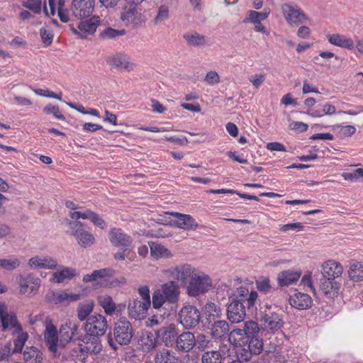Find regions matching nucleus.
<instances>
[{
  "mask_svg": "<svg viewBox=\"0 0 363 363\" xmlns=\"http://www.w3.org/2000/svg\"><path fill=\"white\" fill-rule=\"evenodd\" d=\"M108 328L106 318L101 314H94L89 316L83 325L85 335L79 340L84 345L81 347L83 352L99 354L102 350V345L99 339L103 336Z\"/></svg>",
  "mask_w": 363,
  "mask_h": 363,
  "instance_id": "1",
  "label": "nucleus"
},
{
  "mask_svg": "<svg viewBox=\"0 0 363 363\" xmlns=\"http://www.w3.org/2000/svg\"><path fill=\"white\" fill-rule=\"evenodd\" d=\"M320 272L323 276L320 282V290L329 296L337 294L341 285L338 279L343 273L342 264L332 259L325 260L320 265Z\"/></svg>",
  "mask_w": 363,
  "mask_h": 363,
  "instance_id": "2",
  "label": "nucleus"
},
{
  "mask_svg": "<svg viewBox=\"0 0 363 363\" xmlns=\"http://www.w3.org/2000/svg\"><path fill=\"white\" fill-rule=\"evenodd\" d=\"M21 4L37 14L43 10L46 16H54L57 13L61 21L67 23L69 20L65 0H22Z\"/></svg>",
  "mask_w": 363,
  "mask_h": 363,
  "instance_id": "3",
  "label": "nucleus"
},
{
  "mask_svg": "<svg viewBox=\"0 0 363 363\" xmlns=\"http://www.w3.org/2000/svg\"><path fill=\"white\" fill-rule=\"evenodd\" d=\"M134 331L132 324L125 318H120L114 325L113 335H108V342L115 350L118 349V345H128L133 337Z\"/></svg>",
  "mask_w": 363,
  "mask_h": 363,
  "instance_id": "4",
  "label": "nucleus"
},
{
  "mask_svg": "<svg viewBox=\"0 0 363 363\" xmlns=\"http://www.w3.org/2000/svg\"><path fill=\"white\" fill-rule=\"evenodd\" d=\"M179 286L174 281H169L160 286L152 295V306L155 308H161L165 303H175L179 297Z\"/></svg>",
  "mask_w": 363,
  "mask_h": 363,
  "instance_id": "5",
  "label": "nucleus"
},
{
  "mask_svg": "<svg viewBox=\"0 0 363 363\" xmlns=\"http://www.w3.org/2000/svg\"><path fill=\"white\" fill-rule=\"evenodd\" d=\"M282 15L286 23L291 26H297L300 24L311 26L313 21L297 5L291 3H284L281 6Z\"/></svg>",
  "mask_w": 363,
  "mask_h": 363,
  "instance_id": "6",
  "label": "nucleus"
},
{
  "mask_svg": "<svg viewBox=\"0 0 363 363\" xmlns=\"http://www.w3.org/2000/svg\"><path fill=\"white\" fill-rule=\"evenodd\" d=\"M211 286L210 277L198 269L186 285V294L189 296L196 297L206 293Z\"/></svg>",
  "mask_w": 363,
  "mask_h": 363,
  "instance_id": "7",
  "label": "nucleus"
},
{
  "mask_svg": "<svg viewBox=\"0 0 363 363\" xmlns=\"http://www.w3.org/2000/svg\"><path fill=\"white\" fill-rule=\"evenodd\" d=\"M69 228V233L73 236L77 243L83 248L94 245L96 242L95 236L84 228V224L80 221H67Z\"/></svg>",
  "mask_w": 363,
  "mask_h": 363,
  "instance_id": "8",
  "label": "nucleus"
},
{
  "mask_svg": "<svg viewBox=\"0 0 363 363\" xmlns=\"http://www.w3.org/2000/svg\"><path fill=\"white\" fill-rule=\"evenodd\" d=\"M198 269L189 264H182L171 267L163 271L166 277L180 281L182 284L188 283Z\"/></svg>",
  "mask_w": 363,
  "mask_h": 363,
  "instance_id": "9",
  "label": "nucleus"
},
{
  "mask_svg": "<svg viewBox=\"0 0 363 363\" xmlns=\"http://www.w3.org/2000/svg\"><path fill=\"white\" fill-rule=\"evenodd\" d=\"M108 239L111 244L115 247L124 250H130L133 247V238L121 228H111L108 233Z\"/></svg>",
  "mask_w": 363,
  "mask_h": 363,
  "instance_id": "10",
  "label": "nucleus"
},
{
  "mask_svg": "<svg viewBox=\"0 0 363 363\" xmlns=\"http://www.w3.org/2000/svg\"><path fill=\"white\" fill-rule=\"evenodd\" d=\"M201 314L199 311L194 306L186 305L182 308L179 313V323L185 328H193L200 321Z\"/></svg>",
  "mask_w": 363,
  "mask_h": 363,
  "instance_id": "11",
  "label": "nucleus"
},
{
  "mask_svg": "<svg viewBox=\"0 0 363 363\" xmlns=\"http://www.w3.org/2000/svg\"><path fill=\"white\" fill-rule=\"evenodd\" d=\"M43 325L45 327L43 335L45 344L52 352L56 353L58 345H60L57 328L49 317L45 318Z\"/></svg>",
  "mask_w": 363,
  "mask_h": 363,
  "instance_id": "12",
  "label": "nucleus"
},
{
  "mask_svg": "<svg viewBox=\"0 0 363 363\" xmlns=\"http://www.w3.org/2000/svg\"><path fill=\"white\" fill-rule=\"evenodd\" d=\"M19 291L22 294H35L40 286V279L33 274L20 275L18 278Z\"/></svg>",
  "mask_w": 363,
  "mask_h": 363,
  "instance_id": "13",
  "label": "nucleus"
},
{
  "mask_svg": "<svg viewBox=\"0 0 363 363\" xmlns=\"http://www.w3.org/2000/svg\"><path fill=\"white\" fill-rule=\"evenodd\" d=\"M95 4L96 0H72V14L77 18H86L93 13Z\"/></svg>",
  "mask_w": 363,
  "mask_h": 363,
  "instance_id": "14",
  "label": "nucleus"
},
{
  "mask_svg": "<svg viewBox=\"0 0 363 363\" xmlns=\"http://www.w3.org/2000/svg\"><path fill=\"white\" fill-rule=\"evenodd\" d=\"M100 23L99 16H94L89 19L80 21L78 29L73 28L72 30L74 33L79 35L82 38H85L89 35H93Z\"/></svg>",
  "mask_w": 363,
  "mask_h": 363,
  "instance_id": "15",
  "label": "nucleus"
},
{
  "mask_svg": "<svg viewBox=\"0 0 363 363\" xmlns=\"http://www.w3.org/2000/svg\"><path fill=\"white\" fill-rule=\"evenodd\" d=\"M150 307V304L147 301L143 302L137 298L130 300L128 305V315L135 320H143L146 318Z\"/></svg>",
  "mask_w": 363,
  "mask_h": 363,
  "instance_id": "16",
  "label": "nucleus"
},
{
  "mask_svg": "<svg viewBox=\"0 0 363 363\" xmlns=\"http://www.w3.org/2000/svg\"><path fill=\"white\" fill-rule=\"evenodd\" d=\"M0 315L4 329H13L15 333L21 332L22 328L17 320L16 314L13 312L8 313L5 303H0Z\"/></svg>",
  "mask_w": 363,
  "mask_h": 363,
  "instance_id": "17",
  "label": "nucleus"
},
{
  "mask_svg": "<svg viewBox=\"0 0 363 363\" xmlns=\"http://www.w3.org/2000/svg\"><path fill=\"white\" fill-rule=\"evenodd\" d=\"M28 266L32 269H55L58 267L57 260L48 255H35L28 260Z\"/></svg>",
  "mask_w": 363,
  "mask_h": 363,
  "instance_id": "18",
  "label": "nucleus"
},
{
  "mask_svg": "<svg viewBox=\"0 0 363 363\" xmlns=\"http://www.w3.org/2000/svg\"><path fill=\"white\" fill-rule=\"evenodd\" d=\"M158 341L165 346H172L176 342L178 332L174 324L170 323L161 327L156 332Z\"/></svg>",
  "mask_w": 363,
  "mask_h": 363,
  "instance_id": "19",
  "label": "nucleus"
},
{
  "mask_svg": "<svg viewBox=\"0 0 363 363\" xmlns=\"http://www.w3.org/2000/svg\"><path fill=\"white\" fill-rule=\"evenodd\" d=\"M79 325L73 320H67L60 328V345L64 347L77 335Z\"/></svg>",
  "mask_w": 363,
  "mask_h": 363,
  "instance_id": "20",
  "label": "nucleus"
},
{
  "mask_svg": "<svg viewBox=\"0 0 363 363\" xmlns=\"http://www.w3.org/2000/svg\"><path fill=\"white\" fill-rule=\"evenodd\" d=\"M99 305L103 308L104 313L108 315L117 314L123 309L125 306L124 304L117 305L111 296L108 294H101L97 296Z\"/></svg>",
  "mask_w": 363,
  "mask_h": 363,
  "instance_id": "21",
  "label": "nucleus"
},
{
  "mask_svg": "<svg viewBox=\"0 0 363 363\" xmlns=\"http://www.w3.org/2000/svg\"><path fill=\"white\" fill-rule=\"evenodd\" d=\"M246 315L245 306L238 301H232L227 308L228 319L232 323H238L242 321Z\"/></svg>",
  "mask_w": 363,
  "mask_h": 363,
  "instance_id": "22",
  "label": "nucleus"
},
{
  "mask_svg": "<svg viewBox=\"0 0 363 363\" xmlns=\"http://www.w3.org/2000/svg\"><path fill=\"white\" fill-rule=\"evenodd\" d=\"M232 298V301H238L246 305L248 308L253 307L257 298V291H252L249 292V290L244 286H240L237 289L235 293Z\"/></svg>",
  "mask_w": 363,
  "mask_h": 363,
  "instance_id": "23",
  "label": "nucleus"
},
{
  "mask_svg": "<svg viewBox=\"0 0 363 363\" xmlns=\"http://www.w3.org/2000/svg\"><path fill=\"white\" fill-rule=\"evenodd\" d=\"M262 320L264 329L272 333L281 329L284 324L281 315L276 313L264 314Z\"/></svg>",
  "mask_w": 363,
  "mask_h": 363,
  "instance_id": "24",
  "label": "nucleus"
},
{
  "mask_svg": "<svg viewBox=\"0 0 363 363\" xmlns=\"http://www.w3.org/2000/svg\"><path fill=\"white\" fill-rule=\"evenodd\" d=\"M165 214L171 215L178 218L172 225L180 229L186 230L195 229L198 227V223L196 220L189 214H183L178 212H165Z\"/></svg>",
  "mask_w": 363,
  "mask_h": 363,
  "instance_id": "25",
  "label": "nucleus"
},
{
  "mask_svg": "<svg viewBox=\"0 0 363 363\" xmlns=\"http://www.w3.org/2000/svg\"><path fill=\"white\" fill-rule=\"evenodd\" d=\"M57 271L52 273L50 281L55 284H60L65 280H70L78 274L74 268L59 265Z\"/></svg>",
  "mask_w": 363,
  "mask_h": 363,
  "instance_id": "26",
  "label": "nucleus"
},
{
  "mask_svg": "<svg viewBox=\"0 0 363 363\" xmlns=\"http://www.w3.org/2000/svg\"><path fill=\"white\" fill-rule=\"evenodd\" d=\"M176 344L179 350L189 352L196 346V337L191 332H184L177 335Z\"/></svg>",
  "mask_w": 363,
  "mask_h": 363,
  "instance_id": "27",
  "label": "nucleus"
},
{
  "mask_svg": "<svg viewBox=\"0 0 363 363\" xmlns=\"http://www.w3.org/2000/svg\"><path fill=\"white\" fill-rule=\"evenodd\" d=\"M311 297L305 293H295L289 298L291 306L298 310H305L312 306Z\"/></svg>",
  "mask_w": 363,
  "mask_h": 363,
  "instance_id": "28",
  "label": "nucleus"
},
{
  "mask_svg": "<svg viewBox=\"0 0 363 363\" xmlns=\"http://www.w3.org/2000/svg\"><path fill=\"white\" fill-rule=\"evenodd\" d=\"M327 39L330 44L335 46L346 48L350 50L354 48V42L349 36L339 33H333L327 35Z\"/></svg>",
  "mask_w": 363,
  "mask_h": 363,
  "instance_id": "29",
  "label": "nucleus"
},
{
  "mask_svg": "<svg viewBox=\"0 0 363 363\" xmlns=\"http://www.w3.org/2000/svg\"><path fill=\"white\" fill-rule=\"evenodd\" d=\"M158 343V340L155 334L149 331L141 333L138 340V345L144 352H150L155 349Z\"/></svg>",
  "mask_w": 363,
  "mask_h": 363,
  "instance_id": "30",
  "label": "nucleus"
},
{
  "mask_svg": "<svg viewBox=\"0 0 363 363\" xmlns=\"http://www.w3.org/2000/svg\"><path fill=\"white\" fill-rule=\"evenodd\" d=\"M113 271L108 268L94 270L91 274H86L83 277V281L87 282H97L100 283L102 281H106L108 278L113 276Z\"/></svg>",
  "mask_w": 363,
  "mask_h": 363,
  "instance_id": "31",
  "label": "nucleus"
},
{
  "mask_svg": "<svg viewBox=\"0 0 363 363\" xmlns=\"http://www.w3.org/2000/svg\"><path fill=\"white\" fill-rule=\"evenodd\" d=\"M301 272L293 270L281 272L277 277L278 284L281 286H288L296 283L301 277Z\"/></svg>",
  "mask_w": 363,
  "mask_h": 363,
  "instance_id": "32",
  "label": "nucleus"
},
{
  "mask_svg": "<svg viewBox=\"0 0 363 363\" xmlns=\"http://www.w3.org/2000/svg\"><path fill=\"white\" fill-rule=\"evenodd\" d=\"M154 360L155 363H178L179 358L172 350L162 349L155 354Z\"/></svg>",
  "mask_w": 363,
  "mask_h": 363,
  "instance_id": "33",
  "label": "nucleus"
},
{
  "mask_svg": "<svg viewBox=\"0 0 363 363\" xmlns=\"http://www.w3.org/2000/svg\"><path fill=\"white\" fill-rule=\"evenodd\" d=\"M350 279L354 282L363 281V262L354 261L347 270Z\"/></svg>",
  "mask_w": 363,
  "mask_h": 363,
  "instance_id": "34",
  "label": "nucleus"
},
{
  "mask_svg": "<svg viewBox=\"0 0 363 363\" xmlns=\"http://www.w3.org/2000/svg\"><path fill=\"white\" fill-rule=\"evenodd\" d=\"M228 339L230 342L235 347H242L249 341L246 333L240 328L233 330L229 334Z\"/></svg>",
  "mask_w": 363,
  "mask_h": 363,
  "instance_id": "35",
  "label": "nucleus"
},
{
  "mask_svg": "<svg viewBox=\"0 0 363 363\" xmlns=\"http://www.w3.org/2000/svg\"><path fill=\"white\" fill-rule=\"evenodd\" d=\"M109 62L111 65L121 69L131 71L134 68V65L130 63L128 60V57L123 54L114 55Z\"/></svg>",
  "mask_w": 363,
  "mask_h": 363,
  "instance_id": "36",
  "label": "nucleus"
},
{
  "mask_svg": "<svg viewBox=\"0 0 363 363\" xmlns=\"http://www.w3.org/2000/svg\"><path fill=\"white\" fill-rule=\"evenodd\" d=\"M94 308V303L92 301H86L80 303L77 307V318L80 321H86Z\"/></svg>",
  "mask_w": 363,
  "mask_h": 363,
  "instance_id": "37",
  "label": "nucleus"
},
{
  "mask_svg": "<svg viewBox=\"0 0 363 363\" xmlns=\"http://www.w3.org/2000/svg\"><path fill=\"white\" fill-rule=\"evenodd\" d=\"M23 359L27 363H41L43 354L35 347H28L23 352Z\"/></svg>",
  "mask_w": 363,
  "mask_h": 363,
  "instance_id": "38",
  "label": "nucleus"
},
{
  "mask_svg": "<svg viewBox=\"0 0 363 363\" xmlns=\"http://www.w3.org/2000/svg\"><path fill=\"white\" fill-rule=\"evenodd\" d=\"M229 331L228 323L225 320L215 321L211 327V334L216 339L225 336Z\"/></svg>",
  "mask_w": 363,
  "mask_h": 363,
  "instance_id": "39",
  "label": "nucleus"
},
{
  "mask_svg": "<svg viewBox=\"0 0 363 363\" xmlns=\"http://www.w3.org/2000/svg\"><path fill=\"white\" fill-rule=\"evenodd\" d=\"M151 255L158 258H168L172 256L171 252L164 245L159 243L151 242L149 243Z\"/></svg>",
  "mask_w": 363,
  "mask_h": 363,
  "instance_id": "40",
  "label": "nucleus"
},
{
  "mask_svg": "<svg viewBox=\"0 0 363 363\" xmlns=\"http://www.w3.org/2000/svg\"><path fill=\"white\" fill-rule=\"evenodd\" d=\"M183 37L187 44L191 46H202L206 44V37L197 32L185 33Z\"/></svg>",
  "mask_w": 363,
  "mask_h": 363,
  "instance_id": "41",
  "label": "nucleus"
},
{
  "mask_svg": "<svg viewBox=\"0 0 363 363\" xmlns=\"http://www.w3.org/2000/svg\"><path fill=\"white\" fill-rule=\"evenodd\" d=\"M170 18L169 8L167 5H160L157 9L156 15L153 19L155 25H162Z\"/></svg>",
  "mask_w": 363,
  "mask_h": 363,
  "instance_id": "42",
  "label": "nucleus"
},
{
  "mask_svg": "<svg viewBox=\"0 0 363 363\" xmlns=\"http://www.w3.org/2000/svg\"><path fill=\"white\" fill-rule=\"evenodd\" d=\"M269 13V9H264L263 12L250 10L247 12V17L244 20V22L253 24L260 23L262 21H264L268 18Z\"/></svg>",
  "mask_w": 363,
  "mask_h": 363,
  "instance_id": "43",
  "label": "nucleus"
},
{
  "mask_svg": "<svg viewBox=\"0 0 363 363\" xmlns=\"http://www.w3.org/2000/svg\"><path fill=\"white\" fill-rule=\"evenodd\" d=\"M21 264L20 258L16 256L0 259V268L8 271H12L18 268Z\"/></svg>",
  "mask_w": 363,
  "mask_h": 363,
  "instance_id": "44",
  "label": "nucleus"
},
{
  "mask_svg": "<svg viewBox=\"0 0 363 363\" xmlns=\"http://www.w3.org/2000/svg\"><path fill=\"white\" fill-rule=\"evenodd\" d=\"M45 299L48 302L52 304H62L67 306L65 291L62 292L57 291H50L45 296Z\"/></svg>",
  "mask_w": 363,
  "mask_h": 363,
  "instance_id": "45",
  "label": "nucleus"
},
{
  "mask_svg": "<svg viewBox=\"0 0 363 363\" xmlns=\"http://www.w3.org/2000/svg\"><path fill=\"white\" fill-rule=\"evenodd\" d=\"M139 13L135 6H131L121 14V19L127 23H135L139 17Z\"/></svg>",
  "mask_w": 363,
  "mask_h": 363,
  "instance_id": "46",
  "label": "nucleus"
},
{
  "mask_svg": "<svg viewBox=\"0 0 363 363\" xmlns=\"http://www.w3.org/2000/svg\"><path fill=\"white\" fill-rule=\"evenodd\" d=\"M248 347L251 353L255 354H259L263 350V342L262 339L258 337H250L248 341Z\"/></svg>",
  "mask_w": 363,
  "mask_h": 363,
  "instance_id": "47",
  "label": "nucleus"
},
{
  "mask_svg": "<svg viewBox=\"0 0 363 363\" xmlns=\"http://www.w3.org/2000/svg\"><path fill=\"white\" fill-rule=\"evenodd\" d=\"M0 363H15V361L12 358L11 344H6L1 348Z\"/></svg>",
  "mask_w": 363,
  "mask_h": 363,
  "instance_id": "48",
  "label": "nucleus"
},
{
  "mask_svg": "<svg viewBox=\"0 0 363 363\" xmlns=\"http://www.w3.org/2000/svg\"><path fill=\"white\" fill-rule=\"evenodd\" d=\"M242 330L250 340V337H255L258 334L259 328L256 322L250 320L244 323V328Z\"/></svg>",
  "mask_w": 363,
  "mask_h": 363,
  "instance_id": "49",
  "label": "nucleus"
},
{
  "mask_svg": "<svg viewBox=\"0 0 363 363\" xmlns=\"http://www.w3.org/2000/svg\"><path fill=\"white\" fill-rule=\"evenodd\" d=\"M221 356L218 351L212 350L203 353L202 355V363H220Z\"/></svg>",
  "mask_w": 363,
  "mask_h": 363,
  "instance_id": "50",
  "label": "nucleus"
},
{
  "mask_svg": "<svg viewBox=\"0 0 363 363\" xmlns=\"http://www.w3.org/2000/svg\"><path fill=\"white\" fill-rule=\"evenodd\" d=\"M125 33L124 30H116L110 27L106 28L100 33L99 36L104 40L113 39Z\"/></svg>",
  "mask_w": 363,
  "mask_h": 363,
  "instance_id": "51",
  "label": "nucleus"
},
{
  "mask_svg": "<svg viewBox=\"0 0 363 363\" xmlns=\"http://www.w3.org/2000/svg\"><path fill=\"white\" fill-rule=\"evenodd\" d=\"M18 333L19 335L13 341L14 348L11 350L12 354L21 352L28 340V335L26 333L20 332Z\"/></svg>",
  "mask_w": 363,
  "mask_h": 363,
  "instance_id": "52",
  "label": "nucleus"
},
{
  "mask_svg": "<svg viewBox=\"0 0 363 363\" xmlns=\"http://www.w3.org/2000/svg\"><path fill=\"white\" fill-rule=\"evenodd\" d=\"M40 35L43 43L45 46H48L52 43L54 35L53 31L48 26L41 28L40 30Z\"/></svg>",
  "mask_w": 363,
  "mask_h": 363,
  "instance_id": "53",
  "label": "nucleus"
},
{
  "mask_svg": "<svg viewBox=\"0 0 363 363\" xmlns=\"http://www.w3.org/2000/svg\"><path fill=\"white\" fill-rule=\"evenodd\" d=\"M204 311L209 319H211V317H213V319L215 318H219L221 314L220 308L213 303L206 304Z\"/></svg>",
  "mask_w": 363,
  "mask_h": 363,
  "instance_id": "54",
  "label": "nucleus"
},
{
  "mask_svg": "<svg viewBox=\"0 0 363 363\" xmlns=\"http://www.w3.org/2000/svg\"><path fill=\"white\" fill-rule=\"evenodd\" d=\"M203 81L208 85L213 86L219 84L220 79L218 72L212 70L206 73Z\"/></svg>",
  "mask_w": 363,
  "mask_h": 363,
  "instance_id": "55",
  "label": "nucleus"
},
{
  "mask_svg": "<svg viewBox=\"0 0 363 363\" xmlns=\"http://www.w3.org/2000/svg\"><path fill=\"white\" fill-rule=\"evenodd\" d=\"M266 74L264 73H259L250 76L248 80L255 89H259L264 82Z\"/></svg>",
  "mask_w": 363,
  "mask_h": 363,
  "instance_id": "56",
  "label": "nucleus"
},
{
  "mask_svg": "<svg viewBox=\"0 0 363 363\" xmlns=\"http://www.w3.org/2000/svg\"><path fill=\"white\" fill-rule=\"evenodd\" d=\"M34 93L38 96L56 99L57 100L62 99V94H56L53 91H49L48 89H32Z\"/></svg>",
  "mask_w": 363,
  "mask_h": 363,
  "instance_id": "57",
  "label": "nucleus"
},
{
  "mask_svg": "<svg viewBox=\"0 0 363 363\" xmlns=\"http://www.w3.org/2000/svg\"><path fill=\"white\" fill-rule=\"evenodd\" d=\"M89 220L101 229H105L107 227V225L102 217L92 211H91Z\"/></svg>",
  "mask_w": 363,
  "mask_h": 363,
  "instance_id": "58",
  "label": "nucleus"
},
{
  "mask_svg": "<svg viewBox=\"0 0 363 363\" xmlns=\"http://www.w3.org/2000/svg\"><path fill=\"white\" fill-rule=\"evenodd\" d=\"M43 111L46 113L52 114L57 119L64 120L65 118L57 106L48 104L44 108Z\"/></svg>",
  "mask_w": 363,
  "mask_h": 363,
  "instance_id": "59",
  "label": "nucleus"
},
{
  "mask_svg": "<svg viewBox=\"0 0 363 363\" xmlns=\"http://www.w3.org/2000/svg\"><path fill=\"white\" fill-rule=\"evenodd\" d=\"M342 177L346 180H357L359 178H363V169L358 168L352 172H346L342 174Z\"/></svg>",
  "mask_w": 363,
  "mask_h": 363,
  "instance_id": "60",
  "label": "nucleus"
},
{
  "mask_svg": "<svg viewBox=\"0 0 363 363\" xmlns=\"http://www.w3.org/2000/svg\"><path fill=\"white\" fill-rule=\"evenodd\" d=\"M257 289L262 292H268L271 289L269 279L262 277L256 281Z\"/></svg>",
  "mask_w": 363,
  "mask_h": 363,
  "instance_id": "61",
  "label": "nucleus"
},
{
  "mask_svg": "<svg viewBox=\"0 0 363 363\" xmlns=\"http://www.w3.org/2000/svg\"><path fill=\"white\" fill-rule=\"evenodd\" d=\"M91 210L86 209L84 211H72L69 213V217L74 221H78V219H89L91 213Z\"/></svg>",
  "mask_w": 363,
  "mask_h": 363,
  "instance_id": "62",
  "label": "nucleus"
},
{
  "mask_svg": "<svg viewBox=\"0 0 363 363\" xmlns=\"http://www.w3.org/2000/svg\"><path fill=\"white\" fill-rule=\"evenodd\" d=\"M339 128V133L345 137H349L352 135L355 131L356 128L354 126L348 125H337Z\"/></svg>",
  "mask_w": 363,
  "mask_h": 363,
  "instance_id": "63",
  "label": "nucleus"
},
{
  "mask_svg": "<svg viewBox=\"0 0 363 363\" xmlns=\"http://www.w3.org/2000/svg\"><path fill=\"white\" fill-rule=\"evenodd\" d=\"M138 294L142 298V301H147V303L151 304L150 289L147 286H142L138 288Z\"/></svg>",
  "mask_w": 363,
  "mask_h": 363,
  "instance_id": "64",
  "label": "nucleus"
}]
</instances>
